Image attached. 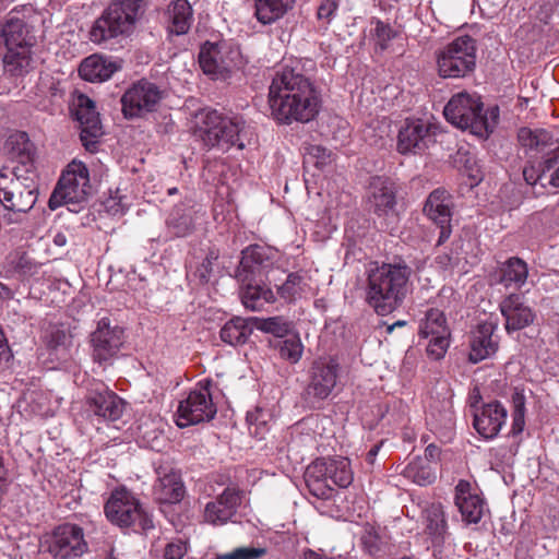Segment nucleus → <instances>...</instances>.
I'll return each mask as SVG.
<instances>
[{
    "label": "nucleus",
    "mask_w": 559,
    "mask_h": 559,
    "mask_svg": "<svg viewBox=\"0 0 559 559\" xmlns=\"http://www.w3.org/2000/svg\"><path fill=\"white\" fill-rule=\"evenodd\" d=\"M320 93L299 68L277 70L269 87L272 117L282 123L309 122L319 112Z\"/></svg>",
    "instance_id": "f257e3e1"
},
{
    "label": "nucleus",
    "mask_w": 559,
    "mask_h": 559,
    "mask_svg": "<svg viewBox=\"0 0 559 559\" xmlns=\"http://www.w3.org/2000/svg\"><path fill=\"white\" fill-rule=\"evenodd\" d=\"M412 274V267L402 259L370 263L366 271V302L379 316L392 313L404 304L411 289Z\"/></svg>",
    "instance_id": "f03ea898"
},
{
    "label": "nucleus",
    "mask_w": 559,
    "mask_h": 559,
    "mask_svg": "<svg viewBox=\"0 0 559 559\" xmlns=\"http://www.w3.org/2000/svg\"><path fill=\"white\" fill-rule=\"evenodd\" d=\"M34 15L32 5H21L12 9L0 23V39L5 47L3 67L11 76H24L33 69V48L37 41L32 23Z\"/></svg>",
    "instance_id": "7ed1b4c3"
},
{
    "label": "nucleus",
    "mask_w": 559,
    "mask_h": 559,
    "mask_svg": "<svg viewBox=\"0 0 559 559\" xmlns=\"http://www.w3.org/2000/svg\"><path fill=\"white\" fill-rule=\"evenodd\" d=\"M142 0H112L95 20L90 29V40L108 45L130 37L143 14Z\"/></svg>",
    "instance_id": "20e7f679"
},
{
    "label": "nucleus",
    "mask_w": 559,
    "mask_h": 559,
    "mask_svg": "<svg viewBox=\"0 0 559 559\" xmlns=\"http://www.w3.org/2000/svg\"><path fill=\"white\" fill-rule=\"evenodd\" d=\"M444 117L453 126L480 138H487L499 122V107L492 106L484 111L483 103L476 95L466 92L453 95L444 107Z\"/></svg>",
    "instance_id": "39448f33"
},
{
    "label": "nucleus",
    "mask_w": 559,
    "mask_h": 559,
    "mask_svg": "<svg viewBox=\"0 0 559 559\" xmlns=\"http://www.w3.org/2000/svg\"><path fill=\"white\" fill-rule=\"evenodd\" d=\"M38 198L37 175L34 168L20 166L0 170V202L13 212L31 211Z\"/></svg>",
    "instance_id": "423d86ee"
},
{
    "label": "nucleus",
    "mask_w": 559,
    "mask_h": 559,
    "mask_svg": "<svg viewBox=\"0 0 559 559\" xmlns=\"http://www.w3.org/2000/svg\"><path fill=\"white\" fill-rule=\"evenodd\" d=\"M200 120V136L206 146L223 151L245 148L248 130L241 117H227L217 110H206L201 114Z\"/></svg>",
    "instance_id": "0eeeda50"
},
{
    "label": "nucleus",
    "mask_w": 559,
    "mask_h": 559,
    "mask_svg": "<svg viewBox=\"0 0 559 559\" xmlns=\"http://www.w3.org/2000/svg\"><path fill=\"white\" fill-rule=\"evenodd\" d=\"M91 193L92 185L86 165L79 160H72L62 171L49 198L48 206L50 210H56L61 205H69L71 212L78 213Z\"/></svg>",
    "instance_id": "6e6552de"
},
{
    "label": "nucleus",
    "mask_w": 559,
    "mask_h": 559,
    "mask_svg": "<svg viewBox=\"0 0 559 559\" xmlns=\"http://www.w3.org/2000/svg\"><path fill=\"white\" fill-rule=\"evenodd\" d=\"M476 41L471 36H460L437 53L438 73L444 79L471 75L476 68Z\"/></svg>",
    "instance_id": "1a4fd4ad"
},
{
    "label": "nucleus",
    "mask_w": 559,
    "mask_h": 559,
    "mask_svg": "<svg viewBox=\"0 0 559 559\" xmlns=\"http://www.w3.org/2000/svg\"><path fill=\"white\" fill-rule=\"evenodd\" d=\"M104 511L108 521L119 527H133L134 531L143 532L154 527L152 516L133 493L124 488L111 492Z\"/></svg>",
    "instance_id": "9d476101"
},
{
    "label": "nucleus",
    "mask_w": 559,
    "mask_h": 559,
    "mask_svg": "<svg viewBox=\"0 0 559 559\" xmlns=\"http://www.w3.org/2000/svg\"><path fill=\"white\" fill-rule=\"evenodd\" d=\"M211 385L212 381L209 379L200 381L188 396L180 401L177 411L179 427L210 421L215 417L217 408L212 400Z\"/></svg>",
    "instance_id": "9b49d317"
},
{
    "label": "nucleus",
    "mask_w": 559,
    "mask_h": 559,
    "mask_svg": "<svg viewBox=\"0 0 559 559\" xmlns=\"http://www.w3.org/2000/svg\"><path fill=\"white\" fill-rule=\"evenodd\" d=\"M239 51L225 43H205L199 53V63L207 76L213 80L228 79L238 68Z\"/></svg>",
    "instance_id": "f8f14e48"
},
{
    "label": "nucleus",
    "mask_w": 559,
    "mask_h": 559,
    "mask_svg": "<svg viewBox=\"0 0 559 559\" xmlns=\"http://www.w3.org/2000/svg\"><path fill=\"white\" fill-rule=\"evenodd\" d=\"M47 544L48 552L53 559H78L88 550L83 528L71 523L57 526Z\"/></svg>",
    "instance_id": "ddd939ff"
},
{
    "label": "nucleus",
    "mask_w": 559,
    "mask_h": 559,
    "mask_svg": "<svg viewBox=\"0 0 559 559\" xmlns=\"http://www.w3.org/2000/svg\"><path fill=\"white\" fill-rule=\"evenodd\" d=\"M124 338L123 328L112 325L108 318L100 319L91 335L94 361L103 366L110 365L124 344Z\"/></svg>",
    "instance_id": "4468645a"
},
{
    "label": "nucleus",
    "mask_w": 559,
    "mask_h": 559,
    "mask_svg": "<svg viewBox=\"0 0 559 559\" xmlns=\"http://www.w3.org/2000/svg\"><path fill=\"white\" fill-rule=\"evenodd\" d=\"M162 98L163 91L156 84L140 80L122 95V112L128 119L142 117L155 111Z\"/></svg>",
    "instance_id": "2eb2a0df"
},
{
    "label": "nucleus",
    "mask_w": 559,
    "mask_h": 559,
    "mask_svg": "<svg viewBox=\"0 0 559 559\" xmlns=\"http://www.w3.org/2000/svg\"><path fill=\"white\" fill-rule=\"evenodd\" d=\"M72 112L81 127L80 139L83 146L91 153L95 152L98 139L103 135L95 103L85 94H79L73 100Z\"/></svg>",
    "instance_id": "dca6fc26"
},
{
    "label": "nucleus",
    "mask_w": 559,
    "mask_h": 559,
    "mask_svg": "<svg viewBox=\"0 0 559 559\" xmlns=\"http://www.w3.org/2000/svg\"><path fill=\"white\" fill-rule=\"evenodd\" d=\"M437 127L423 119L406 120L397 136L401 154H421L436 142Z\"/></svg>",
    "instance_id": "f3484780"
},
{
    "label": "nucleus",
    "mask_w": 559,
    "mask_h": 559,
    "mask_svg": "<svg viewBox=\"0 0 559 559\" xmlns=\"http://www.w3.org/2000/svg\"><path fill=\"white\" fill-rule=\"evenodd\" d=\"M86 409L99 419L116 421L123 414L124 402L103 382H97L87 392Z\"/></svg>",
    "instance_id": "a211bd4d"
},
{
    "label": "nucleus",
    "mask_w": 559,
    "mask_h": 559,
    "mask_svg": "<svg viewBox=\"0 0 559 559\" xmlns=\"http://www.w3.org/2000/svg\"><path fill=\"white\" fill-rule=\"evenodd\" d=\"M367 206L378 217L395 215L396 188L390 178L376 176L370 179L367 190Z\"/></svg>",
    "instance_id": "6ab92c4d"
},
{
    "label": "nucleus",
    "mask_w": 559,
    "mask_h": 559,
    "mask_svg": "<svg viewBox=\"0 0 559 559\" xmlns=\"http://www.w3.org/2000/svg\"><path fill=\"white\" fill-rule=\"evenodd\" d=\"M338 365L332 359H317L310 368V381L306 388L307 399L322 401L336 385Z\"/></svg>",
    "instance_id": "aec40b11"
},
{
    "label": "nucleus",
    "mask_w": 559,
    "mask_h": 559,
    "mask_svg": "<svg viewBox=\"0 0 559 559\" xmlns=\"http://www.w3.org/2000/svg\"><path fill=\"white\" fill-rule=\"evenodd\" d=\"M498 322L484 321L476 325L469 335L468 360L478 364L493 356L499 348V337L496 335Z\"/></svg>",
    "instance_id": "412c9836"
},
{
    "label": "nucleus",
    "mask_w": 559,
    "mask_h": 559,
    "mask_svg": "<svg viewBox=\"0 0 559 559\" xmlns=\"http://www.w3.org/2000/svg\"><path fill=\"white\" fill-rule=\"evenodd\" d=\"M241 504V491L237 488L227 487L213 501L204 508V521L212 525H224L233 521Z\"/></svg>",
    "instance_id": "4be33fe9"
},
{
    "label": "nucleus",
    "mask_w": 559,
    "mask_h": 559,
    "mask_svg": "<svg viewBox=\"0 0 559 559\" xmlns=\"http://www.w3.org/2000/svg\"><path fill=\"white\" fill-rule=\"evenodd\" d=\"M425 214L433 221L439 228V238L437 245L444 243L451 235V211L449 204V194L445 190H433L424 206Z\"/></svg>",
    "instance_id": "5701e85b"
},
{
    "label": "nucleus",
    "mask_w": 559,
    "mask_h": 559,
    "mask_svg": "<svg viewBox=\"0 0 559 559\" xmlns=\"http://www.w3.org/2000/svg\"><path fill=\"white\" fill-rule=\"evenodd\" d=\"M500 312L506 320L504 329L508 333L520 331L531 325L535 320V313L523 301L519 294H510L499 305Z\"/></svg>",
    "instance_id": "b1692460"
},
{
    "label": "nucleus",
    "mask_w": 559,
    "mask_h": 559,
    "mask_svg": "<svg viewBox=\"0 0 559 559\" xmlns=\"http://www.w3.org/2000/svg\"><path fill=\"white\" fill-rule=\"evenodd\" d=\"M454 500L465 523L476 524L481 520L485 511V501L477 492L473 491L469 481L461 479L457 483Z\"/></svg>",
    "instance_id": "393cba45"
},
{
    "label": "nucleus",
    "mask_w": 559,
    "mask_h": 559,
    "mask_svg": "<svg viewBox=\"0 0 559 559\" xmlns=\"http://www.w3.org/2000/svg\"><path fill=\"white\" fill-rule=\"evenodd\" d=\"M507 419V409L498 402H490L483 405L479 412L474 415V428L485 439H492L498 436Z\"/></svg>",
    "instance_id": "a878e982"
},
{
    "label": "nucleus",
    "mask_w": 559,
    "mask_h": 559,
    "mask_svg": "<svg viewBox=\"0 0 559 559\" xmlns=\"http://www.w3.org/2000/svg\"><path fill=\"white\" fill-rule=\"evenodd\" d=\"M272 264L266 255L264 248L251 246L242 251L239 266L236 271V277L240 283L250 278H257Z\"/></svg>",
    "instance_id": "bb28decb"
},
{
    "label": "nucleus",
    "mask_w": 559,
    "mask_h": 559,
    "mask_svg": "<svg viewBox=\"0 0 559 559\" xmlns=\"http://www.w3.org/2000/svg\"><path fill=\"white\" fill-rule=\"evenodd\" d=\"M119 64L116 61L103 56L92 55L85 58L79 68L80 76L88 82H104L118 71Z\"/></svg>",
    "instance_id": "cd10ccee"
},
{
    "label": "nucleus",
    "mask_w": 559,
    "mask_h": 559,
    "mask_svg": "<svg viewBox=\"0 0 559 559\" xmlns=\"http://www.w3.org/2000/svg\"><path fill=\"white\" fill-rule=\"evenodd\" d=\"M158 479L154 485V497L160 503H178L185 496V487L180 476L175 472H158Z\"/></svg>",
    "instance_id": "c85d7f7f"
},
{
    "label": "nucleus",
    "mask_w": 559,
    "mask_h": 559,
    "mask_svg": "<svg viewBox=\"0 0 559 559\" xmlns=\"http://www.w3.org/2000/svg\"><path fill=\"white\" fill-rule=\"evenodd\" d=\"M240 298L242 305L251 311H260L267 304L275 301L274 293L265 285H260L255 278L241 283Z\"/></svg>",
    "instance_id": "c756f323"
},
{
    "label": "nucleus",
    "mask_w": 559,
    "mask_h": 559,
    "mask_svg": "<svg viewBox=\"0 0 559 559\" xmlns=\"http://www.w3.org/2000/svg\"><path fill=\"white\" fill-rule=\"evenodd\" d=\"M295 5V0H254V15L263 24H272L282 19Z\"/></svg>",
    "instance_id": "7c9ffc66"
},
{
    "label": "nucleus",
    "mask_w": 559,
    "mask_h": 559,
    "mask_svg": "<svg viewBox=\"0 0 559 559\" xmlns=\"http://www.w3.org/2000/svg\"><path fill=\"white\" fill-rule=\"evenodd\" d=\"M499 283L506 287L514 286L521 288L528 275V267L525 261L518 257L509 258L504 261L498 271Z\"/></svg>",
    "instance_id": "2f4dec72"
},
{
    "label": "nucleus",
    "mask_w": 559,
    "mask_h": 559,
    "mask_svg": "<svg viewBox=\"0 0 559 559\" xmlns=\"http://www.w3.org/2000/svg\"><path fill=\"white\" fill-rule=\"evenodd\" d=\"M5 150L22 169L33 168V144L25 132L11 134L5 142Z\"/></svg>",
    "instance_id": "473e14b6"
},
{
    "label": "nucleus",
    "mask_w": 559,
    "mask_h": 559,
    "mask_svg": "<svg viewBox=\"0 0 559 559\" xmlns=\"http://www.w3.org/2000/svg\"><path fill=\"white\" fill-rule=\"evenodd\" d=\"M169 32L176 35L186 34L192 21V8L188 0H176L167 10Z\"/></svg>",
    "instance_id": "72a5a7b5"
},
{
    "label": "nucleus",
    "mask_w": 559,
    "mask_h": 559,
    "mask_svg": "<svg viewBox=\"0 0 559 559\" xmlns=\"http://www.w3.org/2000/svg\"><path fill=\"white\" fill-rule=\"evenodd\" d=\"M427 533L433 537V547L444 542L447 536V521L440 503H431L424 511Z\"/></svg>",
    "instance_id": "f704fd0d"
},
{
    "label": "nucleus",
    "mask_w": 559,
    "mask_h": 559,
    "mask_svg": "<svg viewBox=\"0 0 559 559\" xmlns=\"http://www.w3.org/2000/svg\"><path fill=\"white\" fill-rule=\"evenodd\" d=\"M518 140L526 151L536 153H542L554 146L552 135L544 129L521 128L518 132Z\"/></svg>",
    "instance_id": "c9c22d12"
},
{
    "label": "nucleus",
    "mask_w": 559,
    "mask_h": 559,
    "mask_svg": "<svg viewBox=\"0 0 559 559\" xmlns=\"http://www.w3.org/2000/svg\"><path fill=\"white\" fill-rule=\"evenodd\" d=\"M249 323H251L250 319L239 317L230 319L221 330L222 341L233 346L245 344L252 333Z\"/></svg>",
    "instance_id": "e433bc0d"
},
{
    "label": "nucleus",
    "mask_w": 559,
    "mask_h": 559,
    "mask_svg": "<svg viewBox=\"0 0 559 559\" xmlns=\"http://www.w3.org/2000/svg\"><path fill=\"white\" fill-rule=\"evenodd\" d=\"M168 230L176 237H186L193 229L192 212L185 206H176L167 219Z\"/></svg>",
    "instance_id": "4c0bfd02"
},
{
    "label": "nucleus",
    "mask_w": 559,
    "mask_h": 559,
    "mask_svg": "<svg viewBox=\"0 0 559 559\" xmlns=\"http://www.w3.org/2000/svg\"><path fill=\"white\" fill-rule=\"evenodd\" d=\"M404 475L419 486H427L436 480V473L430 463L421 457L412 461L405 467Z\"/></svg>",
    "instance_id": "58836bf2"
},
{
    "label": "nucleus",
    "mask_w": 559,
    "mask_h": 559,
    "mask_svg": "<svg viewBox=\"0 0 559 559\" xmlns=\"http://www.w3.org/2000/svg\"><path fill=\"white\" fill-rule=\"evenodd\" d=\"M305 277L299 273H290L286 281L277 287V294L286 301H295L305 296L307 292Z\"/></svg>",
    "instance_id": "ea45409f"
},
{
    "label": "nucleus",
    "mask_w": 559,
    "mask_h": 559,
    "mask_svg": "<svg viewBox=\"0 0 559 559\" xmlns=\"http://www.w3.org/2000/svg\"><path fill=\"white\" fill-rule=\"evenodd\" d=\"M419 332L426 338L430 335H450L444 313L438 309L428 310Z\"/></svg>",
    "instance_id": "a19ab883"
},
{
    "label": "nucleus",
    "mask_w": 559,
    "mask_h": 559,
    "mask_svg": "<svg viewBox=\"0 0 559 559\" xmlns=\"http://www.w3.org/2000/svg\"><path fill=\"white\" fill-rule=\"evenodd\" d=\"M329 481L341 488L348 487L353 481V472L349 460L346 457L330 459Z\"/></svg>",
    "instance_id": "79ce46f5"
},
{
    "label": "nucleus",
    "mask_w": 559,
    "mask_h": 559,
    "mask_svg": "<svg viewBox=\"0 0 559 559\" xmlns=\"http://www.w3.org/2000/svg\"><path fill=\"white\" fill-rule=\"evenodd\" d=\"M250 320L255 329L280 338L287 335L292 329V323L283 317L250 318Z\"/></svg>",
    "instance_id": "37998d69"
},
{
    "label": "nucleus",
    "mask_w": 559,
    "mask_h": 559,
    "mask_svg": "<svg viewBox=\"0 0 559 559\" xmlns=\"http://www.w3.org/2000/svg\"><path fill=\"white\" fill-rule=\"evenodd\" d=\"M48 348L56 352L57 359H66L71 346L72 337L64 330L52 328L45 336Z\"/></svg>",
    "instance_id": "c03bdc74"
},
{
    "label": "nucleus",
    "mask_w": 559,
    "mask_h": 559,
    "mask_svg": "<svg viewBox=\"0 0 559 559\" xmlns=\"http://www.w3.org/2000/svg\"><path fill=\"white\" fill-rule=\"evenodd\" d=\"M219 258V251L215 248H209L201 262L195 263V269L190 274L199 284H206L214 270V265Z\"/></svg>",
    "instance_id": "a18cd8bd"
},
{
    "label": "nucleus",
    "mask_w": 559,
    "mask_h": 559,
    "mask_svg": "<svg viewBox=\"0 0 559 559\" xmlns=\"http://www.w3.org/2000/svg\"><path fill=\"white\" fill-rule=\"evenodd\" d=\"M274 347L278 349L281 358L296 364L300 360L304 352V345L297 335H293L285 340H278Z\"/></svg>",
    "instance_id": "49530a36"
},
{
    "label": "nucleus",
    "mask_w": 559,
    "mask_h": 559,
    "mask_svg": "<svg viewBox=\"0 0 559 559\" xmlns=\"http://www.w3.org/2000/svg\"><path fill=\"white\" fill-rule=\"evenodd\" d=\"M557 164H558V154L556 153L555 156L548 155L539 164L538 168H536L533 165L524 167L523 177H524L526 183L534 186L543 177V175L546 171L550 170Z\"/></svg>",
    "instance_id": "de8ad7c7"
},
{
    "label": "nucleus",
    "mask_w": 559,
    "mask_h": 559,
    "mask_svg": "<svg viewBox=\"0 0 559 559\" xmlns=\"http://www.w3.org/2000/svg\"><path fill=\"white\" fill-rule=\"evenodd\" d=\"M513 403V423H512V435H519L523 431L525 419V396L522 392L515 391L512 394Z\"/></svg>",
    "instance_id": "09e8293b"
},
{
    "label": "nucleus",
    "mask_w": 559,
    "mask_h": 559,
    "mask_svg": "<svg viewBox=\"0 0 559 559\" xmlns=\"http://www.w3.org/2000/svg\"><path fill=\"white\" fill-rule=\"evenodd\" d=\"M265 554L266 549L261 547H238L230 552L216 555L215 559H260Z\"/></svg>",
    "instance_id": "8fccbe9b"
},
{
    "label": "nucleus",
    "mask_w": 559,
    "mask_h": 559,
    "mask_svg": "<svg viewBox=\"0 0 559 559\" xmlns=\"http://www.w3.org/2000/svg\"><path fill=\"white\" fill-rule=\"evenodd\" d=\"M306 162L313 163L318 168H322L331 163V152L321 145H308L306 148Z\"/></svg>",
    "instance_id": "3c124183"
},
{
    "label": "nucleus",
    "mask_w": 559,
    "mask_h": 559,
    "mask_svg": "<svg viewBox=\"0 0 559 559\" xmlns=\"http://www.w3.org/2000/svg\"><path fill=\"white\" fill-rule=\"evenodd\" d=\"M330 459H318L305 472V479L329 480Z\"/></svg>",
    "instance_id": "603ef678"
},
{
    "label": "nucleus",
    "mask_w": 559,
    "mask_h": 559,
    "mask_svg": "<svg viewBox=\"0 0 559 559\" xmlns=\"http://www.w3.org/2000/svg\"><path fill=\"white\" fill-rule=\"evenodd\" d=\"M430 341L427 345V354L436 359H441L447 353L450 345V335H430Z\"/></svg>",
    "instance_id": "864d4df0"
},
{
    "label": "nucleus",
    "mask_w": 559,
    "mask_h": 559,
    "mask_svg": "<svg viewBox=\"0 0 559 559\" xmlns=\"http://www.w3.org/2000/svg\"><path fill=\"white\" fill-rule=\"evenodd\" d=\"M306 485L314 497L319 499H329L332 496V485L329 480L305 479Z\"/></svg>",
    "instance_id": "5fc2aeb1"
},
{
    "label": "nucleus",
    "mask_w": 559,
    "mask_h": 559,
    "mask_svg": "<svg viewBox=\"0 0 559 559\" xmlns=\"http://www.w3.org/2000/svg\"><path fill=\"white\" fill-rule=\"evenodd\" d=\"M187 545L185 542L177 539L175 542L168 543L164 550L165 559H182L187 554Z\"/></svg>",
    "instance_id": "6e6d98bb"
},
{
    "label": "nucleus",
    "mask_w": 559,
    "mask_h": 559,
    "mask_svg": "<svg viewBox=\"0 0 559 559\" xmlns=\"http://www.w3.org/2000/svg\"><path fill=\"white\" fill-rule=\"evenodd\" d=\"M15 267L25 275H32L37 272L38 264L35 263L25 252L21 253L16 261Z\"/></svg>",
    "instance_id": "4d7b16f0"
},
{
    "label": "nucleus",
    "mask_w": 559,
    "mask_h": 559,
    "mask_svg": "<svg viewBox=\"0 0 559 559\" xmlns=\"http://www.w3.org/2000/svg\"><path fill=\"white\" fill-rule=\"evenodd\" d=\"M379 537L377 533L373 531L372 527L367 528L361 536V543L364 545V548L370 554H374L379 549Z\"/></svg>",
    "instance_id": "13d9d810"
},
{
    "label": "nucleus",
    "mask_w": 559,
    "mask_h": 559,
    "mask_svg": "<svg viewBox=\"0 0 559 559\" xmlns=\"http://www.w3.org/2000/svg\"><path fill=\"white\" fill-rule=\"evenodd\" d=\"M374 32L379 40L383 43L389 41L395 36V33L392 29V27L388 23H384L380 20L376 21Z\"/></svg>",
    "instance_id": "bf43d9fd"
},
{
    "label": "nucleus",
    "mask_w": 559,
    "mask_h": 559,
    "mask_svg": "<svg viewBox=\"0 0 559 559\" xmlns=\"http://www.w3.org/2000/svg\"><path fill=\"white\" fill-rule=\"evenodd\" d=\"M336 9L337 4L334 0H324L318 9V17L330 22Z\"/></svg>",
    "instance_id": "052dcab7"
},
{
    "label": "nucleus",
    "mask_w": 559,
    "mask_h": 559,
    "mask_svg": "<svg viewBox=\"0 0 559 559\" xmlns=\"http://www.w3.org/2000/svg\"><path fill=\"white\" fill-rule=\"evenodd\" d=\"M122 200L123 198L118 195L110 197L109 199H107L105 202L107 211L114 215L123 214L126 210V204L122 202Z\"/></svg>",
    "instance_id": "680f3d73"
},
{
    "label": "nucleus",
    "mask_w": 559,
    "mask_h": 559,
    "mask_svg": "<svg viewBox=\"0 0 559 559\" xmlns=\"http://www.w3.org/2000/svg\"><path fill=\"white\" fill-rule=\"evenodd\" d=\"M12 357L11 350L9 348L7 338L4 337V334L2 330L0 329V367L8 362Z\"/></svg>",
    "instance_id": "e2e57ef3"
},
{
    "label": "nucleus",
    "mask_w": 559,
    "mask_h": 559,
    "mask_svg": "<svg viewBox=\"0 0 559 559\" xmlns=\"http://www.w3.org/2000/svg\"><path fill=\"white\" fill-rule=\"evenodd\" d=\"M439 455V448L435 444H429L425 450V457L423 460H426V462L430 463V461H433Z\"/></svg>",
    "instance_id": "0e129e2a"
},
{
    "label": "nucleus",
    "mask_w": 559,
    "mask_h": 559,
    "mask_svg": "<svg viewBox=\"0 0 559 559\" xmlns=\"http://www.w3.org/2000/svg\"><path fill=\"white\" fill-rule=\"evenodd\" d=\"M8 471L3 464V457L0 455V491H4L7 487Z\"/></svg>",
    "instance_id": "69168bd1"
},
{
    "label": "nucleus",
    "mask_w": 559,
    "mask_h": 559,
    "mask_svg": "<svg viewBox=\"0 0 559 559\" xmlns=\"http://www.w3.org/2000/svg\"><path fill=\"white\" fill-rule=\"evenodd\" d=\"M67 236L62 231H58L52 237V242L55 246L63 247L67 245Z\"/></svg>",
    "instance_id": "338daca9"
},
{
    "label": "nucleus",
    "mask_w": 559,
    "mask_h": 559,
    "mask_svg": "<svg viewBox=\"0 0 559 559\" xmlns=\"http://www.w3.org/2000/svg\"><path fill=\"white\" fill-rule=\"evenodd\" d=\"M380 447H381V443L380 444H374L369 451L368 453L366 454V461L369 463V464H373L374 462V459L380 450Z\"/></svg>",
    "instance_id": "774afa93"
}]
</instances>
